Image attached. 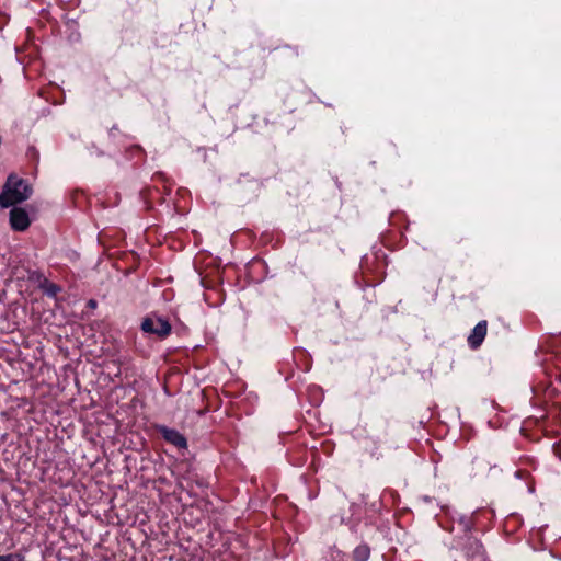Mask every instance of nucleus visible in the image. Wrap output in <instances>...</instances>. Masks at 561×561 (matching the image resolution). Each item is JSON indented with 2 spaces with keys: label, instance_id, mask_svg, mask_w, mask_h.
Here are the masks:
<instances>
[{
  "label": "nucleus",
  "instance_id": "nucleus-1",
  "mask_svg": "<svg viewBox=\"0 0 561 561\" xmlns=\"http://www.w3.org/2000/svg\"><path fill=\"white\" fill-rule=\"evenodd\" d=\"M451 549L460 554L454 561H489L483 543L473 534L454 536Z\"/></svg>",
  "mask_w": 561,
  "mask_h": 561
},
{
  "label": "nucleus",
  "instance_id": "nucleus-2",
  "mask_svg": "<svg viewBox=\"0 0 561 561\" xmlns=\"http://www.w3.org/2000/svg\"><path fill=\"white\" fill-rule=\"evenodd\" d=\"M32 194L30 184L14 174H10L0 192L2 207L14 206L26 201Z\"/></svg>",
  "mask_w": 561,
  "mask_h": 561
},
{
  "label": "nucleus",
  "instance_id": "nucleus-3",
  "mask_svg": "<svg viewBox=\"0 0 561 561\" xmlns=\"http://www.w3.org/2000/svg\"><path fill=\"white\" fill-rule=\"evenodd\" d=\"M140 329L148 334L157 335L160 340L168 337L172 331L170 322L156 314L144 318Z\"/></svg>",
  "mask_w": 561,
  "mask_h": 561
},
{
  "label": "nucleus",
  "instance_id": "nucleus-4",
  "mask_svg": "<svg viewBox=\"0 0 561 561\" xmlns=\"http://www.w3.org/2000/svg\"><path fill=\"white\" fill-rule=\"evenodd\" d=\"M156 430L169 444L175 446L179 449H187V439L178 430L168 427L162 424L156 425Z\"/></svg>",
  "mask_w": 561,
  "mask_h": 561
},
{
  "label": "nucleus",
  "instance_id": "nucleus-5",
  "mask_svg": "<svg viewBox=\"0 0 561 561\" xmlns=\"http://www.w3.org/2000/svg\"><path fill=\"white\" fill-rule=\"evenodd\" d=\"M30 225L31 220L24 208L14 206L10 210V226L14 231H25Z\"/></svg>",
  "mask_w": 561,
  "mask_h": 561
},
{
  "label": "nucleus",
  "instance_id": "nucleus-6",
  "mask_svg": "<svg viewBox=\"0 0 561 561\" xmlns=\"http://www.w3.org/2000/svg\"><path fill=\"white\" fill-rule=\"evenodd\" d=\"M488 331V321L481 320L476 327L472 329L471 333L468 336V345L472 350H477L483 343Z\"/></svg>",
  "mask_w": 561,
  "mask_h": 561
},
{
  "label": "nucleus",
  "instance_id": "nucleus-7",
  "mask_svg": "<svg viewBox=\"0 0 561 561\" xmlns=\"http://www.w3.org/2000/svg\"><path fill=\"white\" fill-rule=\"evenodd\" d=\"M454 526L451 527L450 531H455V528L457 526L459 530V535H467L472 534V530L474 528V520L472 515H466V514H459L456 517H453Z\"/></svg>",
  "mask_w": 561,
  "mask_h": 561
},
{
  "label": "nucleus",
  "instance_id": "nucleus-8",
  "mask_svg": "<svg viewBox=\"0 0 561 561\" xmlns=\"http://www.w3.org/2000/svg\"><path fill=\"white\" fill-rule=\"evenodd\" d=\"M380 443L381 438L379 436H374L369 433L362 440L364 450L376 459H379L382 456L379 450Z\"/></svg>",
  "mask_w": 561,
  "mask_h": 561
},
{
  "label": "nucleus",
  "instance_id": "nucleus-9",
  "mask_svg": "<svg viewBox=\"0 0 561 561\" xmlns=\"http://www.w3.org/2000/svg\"><path fill=\"white\" fill-rule=\"evenodd\" d=\"M260 182L255 179H239L237 182V192L247 196H255L260 191Z\"/></svg>",
  "mask_w": 561,
  "mask_h": 561
},
{
  "label": "nucleus",
  "instance_id": "nucleus-10",
  "mask_svg": "<svg viewBox=\"0 0 561 561\" xmlns=\"http://www.w3.org/2000/svg\"><path fill=\"white\" fill-rule=\"evenodd\" d=\"M354 561H367L370 557V547L367 543H360L352 552Z\"/></svg>",
  "mask_w": 561,
  "mask_h": 561
},
{
  "label": "nucleus",
  "instance_id": "nucleus-11",
  "mask_svg": "<svg viewBox=\"0 0 561 561\" xmlns=\"http://www.w3.org/2000/svg\"><path fill=\"white\" fill-rule=\"evenodd\" d=\"M27 279L32 283L37 284L41 288L44 283L47 280L46 276L38 270H30L27 271Z\"/></svg>",
  "mask_w": 561,
  "mask_h": 561
},
{
  "label": "nucleus",
  "instance_id": "nucleus-12",
  "mask_svg": "<svg viewBox=\"0 0 561 561\" xmlns=\"http://www.w3.org/2000/svg\"><path fill=\"white\" fill-rule=\"evenodd\" d=\"M41 289L43 290V293L46 296H48L50 298H55L57 296V294L60 293V290H61L60 286L49 282L48 279L44 283V285L41 287Z\"/></svg>",
  "mask_w": 561,
  "mask_h": 561
},
{
  "label": "nucleus",
  "instance_id": "nucleus-13",
  "mask_svg": "<svg viewBox=\"0 0 561 561\" xmlns=\"http://www.w3.org/2000/svg\"><path fill=\"white\" fill-rule=\"evenodd\" d=\"M327 561H347V556L343 551L333 547L330 548L328 552Z\"/></svg>",
  "mask_w": 561,
  "mask_h": 561
},
{
  "label": "nucleus",
  "instance_id": "nucleus-14",
  "mask_svg": "<svg viewBox=\"0 0 561 561\" xmlns=\"http://www.w3.org/2000/svg\"><path fill=\"white\" fill-rule=\"evenodd\" d=\"M472 465L478 467L474 474H477L479 471H483L484 469L491 468L490 462L485 461L482 458H474Z\"/></svg>",
  "mask_w": 561,
  "mask_h": 561
},
{
  "label": "nucleus",
  "instance_id": "nucleus-15",
  "mask_svg": "<svg viewBox=\"0 0 561 561\" xmlns=\"http://www.w3.org/2000/svg\"><path fill=\"white\" fill-rule=\"evenodd\" d=\"M121 135L118 128L116 125H114L110 130H108V137L113 140V141H116V138Z\"/></svg>",
  "mask_w": 561,
  "mask_h": 561
},
{
  "label": "nucleus",
  "instance_id": "nucleus-16",
  "mask_svg": "<svg viewBox=\"0 0 561 561\" xmlns=\"http://www.w3.org/2000/svg\"><path fill=\"white\" fill-rule=\"evenodd\" d=\"M13 561H26L25 556L20 552L9 553Z\"/></svg>",
  "mask_w": 561,
  "mask_h": 561
},
{
  "label": "nucleus",
  "instance_id": "nucleus-17",
  "mask_svg": "<svg viewBox=\"0 0 561 561\" xmlns=\"http://www.w3.org/2000/svg\"><path fill=\"white\" fill-rule=\"evenodd\" d=\"M553 453L554 455L561 459V446L560 445H557V446H553Z\"/></svg>",
  "mask_w": 561,
  "mask_h": 561
},
{
  "label": "nucleus",
  "instance_id": "nucleus-18",
  "mask_svg": "<svg viewBox=\"0 0 561 561\" xmlns=\"http://www.w3.org/2000/svg\"><path fill=\"white\" fill-rule=\"evenodd\" d=\"M96 305H98V304H96V301H95L94 299H90V300L88 301V306H89V307H91V308H95V307H96Z\"/></svg>",
  "mask_w": 561,
  "mask_h": 561
},
{
  "label": "nucleus",
  "instance_id": "nucleus-19",
  "mask_svg": "<svg viewBox=\"0 0 561 561\" xmlns=\"http://www.w3.org/2000/svg\"><path fill=\"white\" fill-rule=\"evenodd\" d=\"M287 48L291 49L293 53L298 56L299 51H298V47H290V46H286Z\"/></svg>",
  "mask_w": 561,
  "mask_h": 561
},
{
  "label": "nucleus",
  "instance_id": "nucleus-20",
  "mask_svg": "<svg viewBox=\"0 0 561 561\" xmlns=\"http://www.w3.org/2000/svg\"><path fill=\"white\" fill-rule=\"evenodd\" d=\"M31 153H32L33 156H36V154H37L36 149H35V148H30V149H28V154H31Z\"/></svg>",
  "mask_w": 561,
  "mask_h": 561
},
{
  "label": "nucleus",
  "instance_id": "nucleus-21",
  "mask_svg": "<svg viewBox=\"0 0 561 561\" xmlns=\"http://www.w3.org/2000/svg\"><path fill=\"white\" fill-rule=\"evenodd\" d=\"M387 426H388V423H387V422H385V424H383V430H385V431H383V435H387Z\"/></svg>",
  "mask_w": 561,
  "mask_h": 561
}]
</instances>
